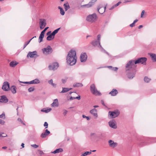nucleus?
<instances>
[{
    "instance_id": "obj_1",
    "label": "nucleus",
    "mask_w": 156,
    "mask_h": 156,
    "mask_svg": "<svg viewBox=\"0 0 156 156\" xmlns=\"http://www.w3.org/2000/svg\"><path fill=\"white\" fill-rule=\"evenodd\" d=\"M147 60V58L141 57L135 61L134 60H130L126 66V74L128 77L130 79H132L134 77L136 71L135 64L140 63L145 64Z\"/></svg>"
},
{
    "instance_id": "obj_2",
    "label": "nucleus",
    "mask_w": 156,
    "mask_h": 156,
    "mask_svg": "<svg viewBox=\"0 0 156 156\" xmlns=\"http://www.w3.org/2000/svg\"><path fill=\"white\" fill-rule=\"evenodd\" d=\"M77 58L76 51L75 50H71L67 56V62L70 65L73 66L76 63Z\"/></svg>"
},
{
    "instance_id": "obj_3",
    "label": "nucleus",
    "mask_w": 156,
    "mask_h": 156,
    "mask_svg": "<svg viewBox=\"0 0 156 156\" xmlns=\"http://www.w3.org/2000/svg\"><path fill=\"white\" fill-rule=\"evenodd\" d=\"M97 19V16L95 13L89 15L86 18V20L88 22L93 23L96 21Z\"/></svg>"
},
{
    "instance_id": "obj_4",
    "label": "nucleus",
    "mask_w": 156,
    "mask_h": 156,
    "mask_svg": "<svg viewBox=\"0 0 156 156\" xmlns=\"http://www.w3.org/2000/svg\"><path fill=\"white\" fill-rule=\"evenodd\" d=\"M90 90L91 93L95 95L100 96L101 94L98 91L94 84H92L90 87Z\"/></svg>"
},
{
    "instance_id": "obj_5",
    "label": "nucleus",
    "mask_w": 156,
    "mask_h": 156,
    "mask_svg": "<svg viewBox=\"0 0 156 156\" xmlns=\"http://www.w3.org/2000/svg\"><path fill=\"white\" fill-rule=\"evenodd\" d=\"M119 114V112L118 111L109 112H108V116H110L111 118H114L118 116Z\"/></svg>"
},
{
    "instance_id": "obj_6",
    "label": "nucleus",
    "mask_w": 156,
    "mask_h": 156,
    "mask_svg": "<svg viewBox=\"0 0 156 156\" xmlns=\"http://www.w3.org/2000/svg\"><path fill=\"white\" fill-rule=\"evenodd\" d=\"M43 53L45 55L50 54L52 52V49L51 47L48 45L46 48H44L42 49Z\"/></svg>"
},
{
    "instance_id": "obj_7",
    "label": "nucleus",
    "mask_w": 156,
    "mask_h": 156,
    "mask_svg": "<svg viewBox=\"0 0 156 156\" xmlns=\"http://www.w3.org/2000/svg\"><path fill=\"white\" fill-rule=\"evenodd\" d=\"M2 89L5 91H8L9 90V83L5 81L4 82L2 87Z\"/></svg>"
},
{
    "instance_id": "obj_8",
    "label": "nucleus",
    "mask_w": 156,
    "mask_h": 156,
    "mask_svg": "<svg viewBox=\"0 0 156 156\" xmlns=\"http://www.w3.org/2000/svg\"><path fill=\"white\" fill-rule=\"evenodd\" d=\"M39 23L40 28L42 30L44 28L46 25V20L44 19H40Z\"/></svg>"
},
{
    "instance_id": "obj_9",
    "label": "nucleus",
    "mask_w": 156,
    "mask_h": 156,
    "mask_svg": "<svg viewBox=\"0 0 156 156\" xmlns=\"http://www.w3.org/2000/svg\"><path fill=\"white\" fill-rule=\"evenodd\" d=\"M58 67V64L57 62L53 63L52 65L49 66L48 68L50 70H55Z\"/></svg>"
},
{
    "instance_id": "obj_10",
    "label": "nucleus",
    "mask_w": 156,
    "mask_h": 156,
    "mask_svg": "<svg viewBox=\"0 0 156 156\" xmlns=\"http://www.w3.org/2000/svg\"><path fill=\"white\" fill-rule=\"evenodd\" d=\"M108 124L109 126L111 128L114 129L117 128L116 122L114 119L108 122Z\"/></svg>"
},
{
    "instance_id": "obj_11",
    "label": "nucleus",
    "mask_w": 156,
    "mask_h": 156,
    "mask_svg": "<svg viewBox=\"0 0 156 156\" xmlns=\"http://www.w3.org/2000/svg\"><path fill=\"white\" fill-rule=\"evenodd\" d=\"M87 58V55L86 53L81 54L80 56V61L81 62H85Z\"/></svg>"
},
{
    "instance_id": "obj_12",
    "label": "nucleus",
    "mask_w": 156,
    "mask_h": 156,
    "mask_svg": "<svg viewBox=\"0 0 156 156\" xmlns=\"http://www.w3.org/2000/svg\"><path fill=\"white\" fill-rule=\"evenodd\" d=\"M108 143L109 146L110 147L113 148L115 147L118 145L117 143L116 142H114L113 140H111L108 141Z\"/></svg>"
},
{
    "instance_id": "obj_13",
    "label": "nucleus",
    "mask_w": 156,
    "mask_h": 156,
    "mask_svg": "<svg viewBox=\"0 0 156 156\" xmlns=\"http://www.w3.org/2000/svg\"><path fill=\"white\" fill-rule=\"evenodd\" d=\"M37 55V52L36 51L33 52L30 51L28 53L27 56L29 57L30 58L36 57Z\"/></svg>"
},
{
    "instance_id": "obj_14",
    "label": "nucleus",
    "mask_w": 156,
    "mask_h": 156,
    "mask_svg": "<svg viewBox=\"0 0 156 156\" xmlns=\"http://www.w3.org/2000/svg\"><path fill=\"white\" fill-rule=\"evenodd\" d=\"M91 44L94 46H99L100 48H102L101 45H100V42L98 40H94L93 41L91 42Z\"/></svg>"
},
{
    "instance_id": "obj_15",
    "label": "nucleus",
    "mask_w": 156,
    "mask_h": 156,
    "mask_svg": "<svg viewBox=\"0 0 156 156\" xmlns=\"http://www.w3.org/2000/svg\"><path fill=\"white\" fill-rule=\"evenodd\" d=\"M90 113L92 114L96 118L98 117L97 110L96 109L94 108L90 110Z\"/></svg>"
},
{
    "instance_id": "obj_16",
    "label": "nucleus",
    "mask_w": 156,
    "mask_h": 156,
    "mask_svg": "<svg viewBox=\"0 0 156 156\" xmlns=\"http://www.w3.org/2000/svg\"><path fill=\"white\" fill-rule=\"evenodd\" d=\"M8 99L7 97L5 95H3L1 96L0 99V102L1 103H6L8 102Z\"/></svg>"
},
{
    "instance_id": "obj_17",
    "label": "nucleus",
    "mask_w": 156,
    "mask_h": 156,
    "mask_svg": "<svg viewBox=\"0 0 156 156\" xmlns=\"http://www.w3.org/2000/svg\"><path fill=\"white\" fill-rule=\"evenodd\" d=\"M106 9V6L104 7H98V11L99 13L102 14L105 12Z\"/></svg>"
},
{
    "instance_id": "obj_18",
    "label": "nucleus",
    "mask_w": 156,
    "mask_h": 156,
    "mask_svg": "<svg viewBox=\"0 0 156 156\" xmlns=\"http://www.w3.org/2000/svg\"><path fill=\"white\" fill-rule=\"evenodd\" d=\"M50 133V132L47 129H46L45 130V132L41 134V136L43 138H45Z\"/></svg>"
},
{
    "instance_id": "obj_19",
    "label": "nucleus",
    "mask_w": 156,
    "mask_h": 156,
    "mask_svg": "<svg viewBox=\"0 0 156 156\" xmlns=\"http://www.w3.org/2000/svg\"><path fill=\"white\" fill-rule=\"evenodd\" d=\"M118 93L117 90L115 89H113L110 92L109 94H111L112 96H115Z\"/></svg>"
},
{
    "instance_id": "obj_20",
    "label": "nucleus",
    "mask_w": 156,
    "mask_h": 156,
    "mask_svg": "<svg viewBox=\"0 0 156 156\" xmlns=\"http://www.w3.org/2000/svg\"><path fill=\"white\" fill-rule=\"evenodd\" d=\"M52 107H57L58 106V100L57 99H55L54 100V102L51 104Z\"/></svg>"
},
{
    "instance_id": "obj_21",
    "label": "nucleus",
    "mask_w": 156,
    "mask_h": 156,
    "mask_svg": "<svg viewBox=\"0 0 156 156\" xmlns=\"http://www.w3.org/2000/svg\"><path fill=\"white\" fill-rule=\"evenodd\" d=\"M149 54L151 56L153 61L156 62V54L152 53H150Z\"/></svg>"
},
{
    "instance_id": "obj_22",
    "label": "nucleus",
    "mask_w": 156,
    "mask_h": 156,
    "mask_svg": "<svg viewBox=\"0 0 156 156\" xmlns=\"http://www.w3.org/2000/svg\"><path fill=\"white\" fill-rule=\"evenodd\" d=\"M63 150L62 148H59L56 149L55 151H53L51 152V153L53 154H56L58 153L59 152H62Z\"/></svg>"
},
{
    "instance_id": "obj_23",
    "label": "nucleus",
    "mask_w": 156,
    "mask_h": 156,
    "mask_svg": "<svg viewBox=\"0 0 156 156\" xmlns=\"http://www.w3.org/2000/svg\"><path fill=\"white\" fill-rule=\"evenodd\" d=\"M62 91L60 92L61 93H64L67 92L69 90L72 89L71 88L62 87Z\"/></svg>"
},
{
    "instance_id": "obj_24",
    "label": "nucleus",
    "mask_w": 156,
    "mask_h": 156,
    "mask_svg": "<svg viewBox=\"0 0 156 156\" xmlns=\"http://www.w3.org/2000/svg\"><path fill=\"white\" fill-rule=\"evenodd\" d=\"M39 83V80L37 79L30 81V84H36L38 83Z\"/></svg>"
},
{
    "instance_id": "obj_25",
    "label": "nucleus",
    "mask_w": 156,
    "mask_h": 156,
    "mask_svg": "<svg viewBox=\"0 0 156 156\" xmlns=\"http://www.w3.org/2000/svg\"><path fill=\"white\" fill-rule=\"evenodd\" d=\"M9 89L10 90L12 91V92L13 94H15L16 92V87L15 86H12Z\"/></svg>"
},
{
    "instance_id": "obj_26",
    "label": "nucleus",
    "mask_w": 156,
    "mask_h": 156,
    "mask_svg": "<svg viewBox=\"0 0 156 156\" xmlns=\"http://www.w3.org/2000/svg\"><path fill=\"white\" fill-rule=\"evenodd\" d=\"M18 64V63L16 61H12L10 63L9 65L11 67H14Z\"/></svg>"
},
{
    "instance_id": "obj_27",
    "label": "nucleus",
    "mask_w": 156,
    "mask_h": 156,
    "mask_svg": "<svg viewBox=\"0 0 156 156\" xmlns=\"http://www.w3.org/2000/svg\"><path fill=\"white\" fill-rule=\"evenodd\" d=\"M55 37L53 36L51 34L50 35H48L47 37V40L48 41H51L53 40Z\"/></svg>"
},
{
    "instance_id": "obj_28",
    "label": "nucleus",
    "mask_w": 156,
    "mask_h": 156,
    "mask_svg": "<svg viewBox=\"0 0 156 156\" xmlns=\"http://www.w3.org/2000/svg\"><path fill=\"white\" fill-rule=\"evenodd\" d=\"M63 5L65 8L66 11H67L68 9L70 8V6L69 5V3L68 2L65 3Z\"/></svg>"
},
{
    "instance_id": "obj_29",
    "label": "nucleus",
    "mask_w": 156,
    "mask_h": 156,
    "mask_svg": "<svg viewBox=\"0 0 156 156\" xmlns=\"http://www.w3.org/2000/svg\"><path fill=\"white\" fill-rule=\"evenodd\" d=\"M94 4L92 2H90L87 4L84 5H83V7H87V8H89L91 7Z\"/></svg>"
},
{
    "instance_id": "obj_30",
    "label": "nucleus",
    "mask_w": 156,
    "mask_h": 156,
    "mask_svg": "<svg viewBox=\"0 0 156 156\" xmlns=\"http://www.w3.org/2000/svg\"><path fill=\"white\" fill-rule=\"evenodd\" d=\"M48 83L49 84L51 85L53 87H55L56 86V84L53 83V80L52 79H51L48 81Z\"/></svg>"
},
{
    "instance_id": "obj_31",
    "label": "nucleus",
    "mask_w": 156,
    "mask_h": 156,
    "mask_svg": "<svg viewBox=\"0 0 156 156\" xmlns=\"http://www.w3.org/2000/svg\"><path fill=\"white\" fill-rule=\"evenodd\" d=\"M83 86V84L81 83H76L73 84L74 87H82Z\"/></svg>"
},
{
    "instance_id": "obj_32",
    "label": "nucleus",
    "mask_w": 156,
    "mask_h": 156,
    "mask_svg": "<svg viewBox=\"0 0 156 156\" xmlns=\"http://www.w3.org/2000/svg\"><path fill=\"white\" fill-rule=\"evenodd\" d=\"M58 8L60 10V13L62 15H64L65 14V12L63 9L60 6H58Z\"/></svg>"
},
{
    "instance_id": "obj_33",
    "label": "nucleus",
    "mask_w": 156,
    "mask_h": 156,
    "mask_svg": "<svg viewBox=\"0 0 156 156\" xmlns=\"http://www.w3.org/2000/svg\"><path fill=\"white\" fill-rule=\"evenodd\" d=\"M44 36V34L42 33H41L40 36L39 37V42H41L42 41L43 39Z\"/></svg>"
},
{
    "instance_id": "obj_34",
    "label": "nucleus",
    "mask_w": 156,
    "mask_h": 156,
    "mask_svg": "<svg viewBox=\"0 0 156 156\" xmlns=\"http://www.w3.org/2000/svg\"><path fill=\"white\" fill-rule=\"evenodd\" d=\"M60 28H58L57 29H56V30H54L52 32V33H51V34H52V35L54 36V37H55V34H57L58 30H59V29H60Z\"/></svg>"
},
{
    "instance_id": "obj_35",
    "label": "nucleus",
    "mask_w": 156,
    "mask_h": 156,
    "mask_svg": "<svg viewBox=\"0 0 156 156\" xmlns=\"http://www.w3.org/2000/svg\"><path fill=\"white\" fill-rule=\"evenodd\" d=\"M144 80L145 82L148 83L151 81V79L147 76H145L144 78Z\"/></svg>"
},
{
    "instance_id": "obj_36",
    "label": "nucleus",
    "mask_w": 156,
    "mask_h": 156,
    "mask_svg": "<svg viewBox=\"0 0 156 156\" xmlns=\"http://www.w3.org/2000/svg\"><path fill=\"white\" fill-rule=\"evenodd\" d=\"M51 110V108H49L47 109H42L41 110V111L42 112H44L45 113H48L49 112H50Z\"/></svg>"
},
{
    "instance_id": "obj_37",
    "label": "nucleus",
    "mask_w": 156,
    "mask_h": 156,
    "mask_svg": "<svg viewBox=\"0 0 156 156\" xmlns=\"http://www.w3.org/2000/svg\"><path fill=\"white\" fill-rule=\"evenodd\" d=\"M91 151H86L82 154L81 156H86L88 154H90L91 153Z\"/></svg>"
},
{
    "instance_id": "obj_38",
    "label": "nucleus",
    "mask_w": 156,
    "mask_h": 156,
    "mask_svg": "<svg viewBox=\"0 0 156 156\" xmlns=\"http://www.w3.org/2000/svg\"><path fill=\"white\" fill-rule=\"evenodd\" d=\"M34 37H36V36H34L30 39L29 41L26 42L24 45V48H25L26 46L29 43L31 40Z\"/></svg>"
},
{
    "instance_id": "obj_39",
    "label": "nucleus",
    "mask_w": 156,
    "mask_h": 156,
    "mask_svg": "<svg viewBox=\"0 0 156 156\" xmlns=\"http://www.w3.org/2000/svg\"><path fill=\"white\" fill-rule=\"evenodd\" d=\"M108 67L109 68H112V70L115 71H117L118 69V68L116 67H112V66H108Z\"/></svg>"
},
{
    "instance_id": "obj_40",
    "label": "nucleus",
    "mask_w": 156,
    "mask_h": 156,
    "mask_svg": "<svg viewBox=\"0 0 156 156\" xmlns=\"http://www.w3.org/2000/svg\"><path fill=\"white\" fill-rule=\"evenodd\" d=\"M34 90V87H30L28 89V91L29 92H30L33 91Z\"/></svg>"
},
{
    "instance_id": "obj_41",
    "label": "nucleus",
    "mask_w": 156,
    "mask_h": 156,
    "mask_svg": "<svg viewBox=\"0 0 156 156\" xmlns=\"http://www.w3.org/2000/svg\"><path fill=\"white\" fill-rule=\"evenodd\" d=\"M0 118H3L5 119V114L4 113H2L0 115Z\"/></svg>"
},
{
    "instance_id": "obj_42",
    "label": "nucleus",
    "mask_w": 156,
    "mask_h": 156,
    "mask_svg": "<svg viewBox=\"0 0 156 156\" xmlns=\"http://www.w3.org/2000/svg\"><path fill=\"white\" fill-rule=\"evenodd\" d=\"M31 146L35 148H37L38 147V146L36 144H32Z\"/></svg>"
},
{
    "instance_id": "obj_43",
    "label": "nucleus",
    "mask_w": 156,
    "mask_h": 156,
    "mask_svg": "<svg viewBox=\"0 0 156 156\" xmlns=\"http://www.w3.org/2000/svg\"><path fill=\"white\" fill-rule=\"evenodd\" d=\"M48 27H46L41 32L42 33L44 34L45 31L48 28Z\"/></svg>"
},
{
    "instance_id": "obj_44",
    "label": "nucleus",
    "mask_w": 156,
    "mask_h": 156,
    "mask_svg": "<svg viewBox=\"0 0 156 156\" xmlns=\"http://www.w3.org/2000/svg\"><path fill=\"white\" fill-rule=\"evenodd\" d=\"M5 121L1 119H0V124L4 125L5 124Z\"/></svg>"
},
{
    "instance_id": "obj_45",
    "label": "nucleus",
    "mask_w": 156,
    "mask_h": 156,
    "mask_svg": "<svg viewBox=\"0 0 156 156\" xmlns=\"http://www.w3.org/2000/svg\"><path fill=\"white\" fill-rule=\"evenodd\" d=\"M44 126L45 127V128H47L48 127V124L47 122H45L44 123Z\"/></svg>"
},
{
    "instance_id": "obj_46",
    "label": "nucleus",
    "mask_w": 156,
    "mask_h": 156,
    "mask_svg": "<svg viewBox=\"0 0 156 156\" xmlns=\"http://www.w3.org/2000/svg\"><path fill=\"white\" fill-rule=\"evenodd\" d=\"M2 134H4V133H2L0 132V137H5L7 136V134H5V136H3Z\"/></svg>"
},
{
    "instance_id": "obj_47",
    "label": "nucleus",
    "mask_w": 156,
    "mask_h": 156,
    "mask_svg": "<svg viewBox=\"0 0 156 156\" xmlns=\"http://www.w3.org/2000/svg\"><path fill=\"white\" fill-rule=\"evenodd\" d=\"M38 151H39V154L41 155H42L44 154V153L42 151L38 150Z\"/></svg>"
},
{
    "instance_id": "obj_48",
    "label": "nucleus",
    "mask_w": 156,
    "mask_h": 156,
    "mask_svg": "<svg viewBox=\"0 0 156 156\" xmlns=\"http://www.w3.org/2000/svg\"><path fill=\"white\" fill-rule=\"evenodd\" d=\"M82 117L83 118H86L87 119V120H89L90 119L88 117V116H87L84 115H82Z\"/></svg>"
},
{
    "instance_id": "obj_49",
    "label": "nucleus",
    "mask_w": 156,
    "mask_h": 156,
    "mask_svg": "<svg viewBox=\"0 0 156 156\" xmlns=\"http://www.w3.org/2000/svg\"><path fill=\"white\" fill-rule=\"evenodd\" d=\"M66 81H67L66 79H62V82L63 83H66Z\"/></svg>"
},
{
    "instance_id": "obj_50",
    "label": "nucleus",
    "mask_w": 156,
    "mask_h": 156,
    "mask_svg": "<svg viewBox=\"0 0 156 156\" xmlns=\"http://www.w3.org/2000/svg\"><path fill=\"white\" fill-rule=\"evenodd\" d=\"M98 37V41L100 42L101 39V35L99 34L97 36Z\"/></svg>"
},
{
    "instance_id": "obj_51",
    "label": "nucleus",
    "mask_w": 156,
    "mask_h": 156,
    "mask_svg": "<svg viewBox=\"0 0 156 156\" xmlns=\"http://www.w3.org/2000/svg\"><path fill=\"white\" fill-rule=\"evenodd\" d=\"M145 11L144 10H143L141 13V17L142 18L143 17V16L144 14Z\"/></svg>"
},
{
    "instance_id": "obj_52",
    "label": "nucleus",
    "mask_w": 156,
    "mask_h": 156,
    "mask_svg": "<svg viewBox=\"0 0 156 156\" xmlns=\"http://www.w3.org/2000/svg\"><path fill=\"white\" fill-rule=\"evenodd\" d=\"M18 121L21 122L22 124H23L24 125H25V124L23 123V121L20 118H18Z\"/></svg>"
},
{
    "instance_id": "obj_53",
    "label": "nucleus",
    "mask_w": 156,
    "mask_h": 156,
    "mask_svg": "<svg viewBox=\"0 0 156 156\" xmlns=\"http://www.w3.org/2000/svg\"><path fill=\"white\" fill-rule=\"evenodd\" d=\"M21 82L23 83L24 84H30V81L29 82Z\"/></svg>"
},
{
    "instance_id": "obj_54",
    "label": "nucleus",
    "mask_w": 156,
    "mask_h": 156,
    "mask_svg": "<svg viewBox=\"0 0 156 156\" xmlns=\"http://www.w3.org/2000/svg\"><path fill=\"white\" fill-rule=\"evenodd\" d=\"M121 3V2H118L115 5V7H116L118 6L120 3Z\"/></svg>"
},
{
    "instance_id": "obj_55",
    "label": "nucleus",
    "mask_w": 156,
    "mask_h": 156,
    "mask_svg": "<svg viewBox=\"0 0 156 156\" xmlns=\"http://www.w3.org/2000/svg\"><path fill=\"white\" fill-rule=\"evenodd\" d=\"M130 26L131 27H133L135 26V24L133 23L130 25Z\"/></svg>"
},
{
    "instance_id": "obj_56",
    "label": "nucleus",
    "mask_w": 156,
    "mask_h": 156,
    "mask_svg": "<svg viewBox=\"0 0 156 156\" xmlns=\"http://www.w3.org/2000/svg\"><path fill=\"white\" fill-rule=\"evenodd\" d=\"M101 103L104 106H105V104L103 100H101Z\"/></svg>"
},
{
    "instance_id": "obj_57",
    "label": "nucleus",
    "mask_w": 156,
    "mask_h": 156,
    "mask_svg": "<svg viewBox=\"0 0 156 156\" xmlns=\"http://www.w3.org/2000/svg\"><path fill=\"white\" fill-rule=\"evenodd\" d=\"M67 111L66 110H65L63 114L64 115H65L67 114Z\"/></svg>"
},
{
    "instance_id": "obj_58",
    "label": "nucleus",
    "mask_w": 156,
    "mask_h": 156,
    "mask_svg": "<svg viewBox=\"0 0 156 156\" xmlns=\"http://www.w3.org/2000/svg\"><path fill=\"white\" fill-rule=\"evenodd\" d=\"M115 7V5H114L113 6H112L110 9H109V10H112V9H114Z\"/></svg>"
},
{
    "instance_id": "obj_59",
    "label": "nucleus",
    "mask_w": 156,
    "mask_h": 156,
    "mask_svg": "<svg viewBox=\"0 0 156 156\" xmlns=\"http://www.w3.org/2000/svg\"><path fill=\"white\" fill-rule=\"evenodd\" d=\"M75 99L79 100L80 99V96H79L78 97H75Z\"/></svg>"
},
{
    "instance_id": "obj_60",
    "label": "nucleus",
    "mask_w": 156,
    "mask_h": 156,
    "mask_svg": "<svg viewBox=\"0 0 156 156\" xmlns=\"http://www.w3.org/2000/svg\"><path fill=\"white\" fill-rule=\"evenodd\" d=\"M51 31H48V32L47 33V35H50L51 33Z\"/></svg>"
},
{
    "instance_id": "obj_61",
    "label": "nucleus",
    "mask_w": 156,
    "mask_h": 156,
    "mask_svg": "<svg viewBox=\"0 0 156 156\" xmlns=\"http://www.w3.org/2000/svg\"><path fill=\"white\" fill-rule=\"evenodd\" d=\"M75 99V97H71L70 98V100H73V99Z\"/></svg>"
},
{
    "instance_id": "obj_62",
    "label": "nucleus",
    "mask_w": 156,
    "mask_h": 156,
    "mask_svg": "<svg viewBox=\"0 0 156 156\" xmlns=\"http://www.w3.org/2000/svg\"><path fill=\"white\" fill-rule=\"evenodd\" d=\"M138 21V20L136 19L135 20H134V21L133 22V23L134 24L136 23L137 21Z\"/></svg>"
},
{
    "instance_id": "obj_63",
    "label": "nucleus",
    "mask_w": 156,
    "mask_h": 156,
    "mask_svg": "<svg viewBox=\"0 0 156 156\" xmlns=\"http://www.w3.org/2000/svg\"><path fill=\"white\" fill-rule=\"evenodd\" d=\"M143 27V26L142 25H140L138 27L139 29H140L141 28H142Z\"/></svg>"
},
{
    "instance_id": "obj_64",
    "label": "nucleus",
    "mask_w": 156,
    "mask_h": 156,
    "mask_svg": "<svg viewBox=\"0 0 156 156\" xmlns=\"http://www.w3.org/2000/svg\"><path fill=\"white\" fill-rule=\"evenodd\" d=\"M7 147H2V148L3 149H6Z\"/></svg>"
}]
</instances>
